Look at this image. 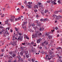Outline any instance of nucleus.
Masks as SVG:
<instances>
[{"label":"nucleus","instance_id":"1","mask_svg":"<svg viewBox=\"0 0 62 62\" xmlns=\"http://www.w3.org/2000/svg\"><path fill=\"white\" fill-rule=\"evenodd\" d=\"M18 58V61L19 62V61H22V62H23V59H21V57L19 55L18 56H17L16 58Z\"/></svg>","mask_w":62,"mask_h":62},{"label":"nucleus","instance_id":"2","mask_svg":"<svg viewBox=\"0 0 62 62\" xmlns=\"http://www.w3.org/2000/svg\"><path fill=\"white\" fill-rule=\"evenodd\" d=\"M9 22V20L8 19H6V21H5V24H7L8 25H11V24H9L8 23Z\"/></svg>","mask_w":62,"mask_h":62},{"label":"nucleus","instance_id":"3","mask_svg":"<svg viewBox=\"0 0 62 62\" xmlns=\"http://www.w3.org/2000/svg\"><path fill=\"white\" fill-rule=\"evenodd\" d=\"M38 6L40 8H42L43 7L42 5H41V2H39L38 3Z\"/></svg>","mask_w":62,"mask_h":62},{"label":"nucleus","instance_id":"4","mask_svg":"<svg viewBox=\"0 0 62 62\" xmlns=\"http://www.w3.org/2000/svg\"><path fill=\"white\" fill-rule=\"evenodd\" d=\"M60 18H62V17L61 16H57L56 17V19L57 20H58L60 19Z\"/></svg>","mask_w":62,"mask_h":62},{"label":"nucleus","instance_id":"5","mask_svg":"<svg viewBox=\"0 0 62 62\" xmlns=\"http://www.w3.org/2000/svg\"><path fill=\"white\" fill-rule=\"evenodd\" d=\"M44 44H45L46 45H47L48 44V43L47 42L45 41L42 43V45H43Z\"/></svg>","mask_w":62,"mask_h":62},{"label":"nucleus","instance_id":"6","mask_svg":"<svg viewBox=\"0 0 62 62\" xmlns=\"http://www.w3.org/2000/svg\"><path fill=\"white\" fill-rule=\"evenodd\" d=\"M22 38H23L22 37L20 36L18 38V40H20L21 41H22L23 40V39H22Z\"/></svg>","mask_w":62,"mask_h":62},{"label":"nucleus","instance_id":"7","mask_svg":"<svg viewBox=\"0 0 62 62\" xmlns=\"http://www.w3.org/2000/svg\"><path fill=\"white\" fill-rule=\"evenodd\" d=\"M12 45H14V46H16V45H17V44L15 43V41H14L13 42V44Z\"/></svg>","mask_w":62,"mask_h":62},{"label":"nucleus","instance_id":"8","mask_svg":"<svg viewBox=\"0 0 62 62\" xmlns=\"http://www.w3.org/2000/svg\"><path fill=\"white\" fill-rule=\"evenodd\" d=\"M61 12V11H59V10H58L57 11H55L54 12V14H57V13H58V12Z\"/></svg>","mask_w":62,"mask_h":62},{"label":"nucleus","instance_id":"9","mask_svg":"<svg viewBox=\"0 0 62 62\" xmlns=\"http://www.w3.org/2000/svg\"><path fill=\"white\" fill-rule=\"evenodd\" d=\"M8 31H7V33H6L7 34H5V33L4 34V35L5 36H8L9 35V34L8 33V32H7Z\"/></svg>","mask_w":62,"mask_h":62},{"label":"nucleus","instance_id":"10","mask_svg":"<svg viewBox=\"0 0 62 62\" xmlns=\"http://www.w3.org/2000/svg\"><path fill=\"white\" fill-rule=\"evenodd\" d=\"M22 28H24L26 26V25H24L22 24Z\"/></svg>","mask_w":62,"mask_h":62},{"label":"nucleus","instance_id":"11","mask_svg":"<svg viewBox=\"0 0 62 62\" xmlns=\"http://www.w3.org/2000/svg\"><path fill=\"white\" fill-rule=\"evenodd\" d=\"M57 16H56L55 14H53V16L52 17H54V18H55V17H56H56H57Z\"/></svg>","mask_w":62,"mask_h":62},{"label":"nucleus","instance_id":"12","mask_svg":"<svg viewBox=\"0 0 62 62\" xmlns=\"http://www.w3.org/2000/svg\"><path fill=\"white\" fill-rule=\"evenodd\" d=\"M27 6H28L29 8H31V5H28Z\"/></svg>","mask_w":62,"mask_h":62},{"label":"nucleus","instance_id":"13","mask_svg":"<svg viewBox=\"0 0 62 62\" xmlns=\"http://www.w3.org/2000/svg\"><path fill=\"white\" fill-rule=\"evenodd\" d=\"M28 3L29 5H31V4H32V2H29Z\"/></svg>","mask_w":62,"mask_h":62},{"label":"nucleus","instance_id":"14","mask_svg":"<svg viewBox=\"0 0 62 62\" xmlns=\"http://www.w3.org/2000/svg\"><path fill=\"white\" fill-rule=\"evenodd\" d=\"M10 20L11 21V22H13V23H14V22H13V21H14V18L13 19H10Z\"/></svg>","mask_w":62,"mask_h":62},{"label":"nucleus","instance_id":"15","mask_svg":"<svg viewBox=\"0 0 62 62\" xmlns=\"http://www.w3.org/2000/svg\"><path fill=\"white\" fill-rule=\"evenodd\" d=\"M35 8H38V6L37 5H35L34 7Z\"/></svg>","mask_w":62,"mask_h":62},{"label":"nucleus","instance_id":"16","mask_svg":"<svg viewBox=\"0 0 62 62\" xmlns=\"http://www.w3.org/2000/svg\"><path fill=\"white\" fill-rule=\"evenodd\" d=\"M47 18H45L44 19H43V22H45L46 21H47Z\"/></svg>","mask_w":62,"mask_h":62},{"label":"nucleus","instance_id":"17","mask_svg":"<svg viewBox=\"0 0 62 62\" xmlns=\"http://www.w3.org/2000/svg\"><path fill=\"white\" fill-rule=\"evenodd\" d=\"M24 38H26V39L27 38V39H29V38H28L27 37V36L26 35L25 37H24Z\"/></svg>","mask_w":62,"mask_h":62},{"label":"nucleus","instance_id":"18","mask_svg":"<svg viewBox=\"0 0 62 62\" xmlns=\"http://www.w3.org/2000/svg\"><path fill=\"white\" fill-rule=\"evenodd\" d=\"M43 29H44L43 28L42 29V28H41L39 29V31H41V30H42L43 31Z\"/></svg>","mask_w":62,"mask_h":62},{"label":"nucleus","instance_id":"19","mask_svg":"<svg viewBox=\"0 0 62 62\" xmlns=\"http://www.w3.org/2000/svg\"><path fill=\"white\" fill-rule=\"evenodd\" d=\"M27 23V22H24L23 23V25H25L26 24V23Z\"/></svg>","mask_w":62,"mask_h":62},{"label":"nucleus","instance_id":"20","mask_svg":"<svg viewBox=\"0 0 62 62\" xmlns=\"http://www.w3.org/2000/svg\"><path fill=\"white\" fill-rule=\"evenodd\" d=\"M20 55H23V53L22 52H21L20 53Z\"/></svg>","mask_w":62,"mask_h":62},{"label":"nucleus","instance_id":"21","mask_svg":"<svg viewBox=\"0 0 62 62\" xmlns=\"http://www.w3.org/2000/svg\"><path fill=\"white\" fill-rule=\"evenodd\" d=\"M48 11L47 10H45V13H47V12Z\"/></svg>","mask_w":62,"mask_h":62},{"label":"nucleus","instance_id":"22","mask_svg":"<svg viewBox=\"0 0 62 62\" xmlns=\"http://www.w3.org/2000/svg\"><path fill=\"white\" fill-rule=\"evenodd\" d=\"M48 37L49 39H51V38H52V36H49Z\"/></svg>","mask_w":62,"mask_h":62},{"label":"nucleus","instance_id":"23","mask_svg":"<svg viewBox=\"0 0 62 62\" xmlns=\"http://www.w3.org/2000/svg\"><path fill=\"white\" fill-rule=\"evenodd\" d=\"M42 34L41 33H39L38 34V36H39L40 35H41Z\"/></svg>","mask_w":62,"mask_h":62},{"label":"nucleus","instance_id":"24","mask_svg":"<svg viewBox=\"0 0 62 62\" xmlns=\"http://www.w3.org/2000/svg\"><path fill=\"white\" fill-rule=\"evenodd\" d=\"M32 62H35V59H32Z\"/></svg>","mask_w":62,"mask_h":62},{"label":"nucleus","instance_id":"25","mask_svg":"<svg viewBox=\"0 0 62 62\" xmlns=\"http://www.w3.org/2000/svg\"><path fill=\"white\" fill-rule=\"evenodd\" d=\"M35 22V23H38V24H39V22L38 21H36Z\"/></svg>","mask_w":62,"mask_h":62},{"label":"nucleus","instance_id":"26","mask_svg":"<svg viewBox=\"0 0 62 62\" xmlns=\"http://www.w3.org/2000/svg\"><path fill=\"white\" fill-rule=\"evenodd\" d=\"M10 58H11V60H12L13 58L12 57V56H11V57H9V59H10Z\"/></svg>","mask_w":62,"mask_h":62},{"label":"nucleus","instance_id":"27","mask_svg":"<svg viewBox=\"0 0 62 62\" xmlns=\"http://www.w3.org/2000/svg\"><path fill=\"white\" fill-rule=\"evenodd\" d=\"M16 56V54H13L12 55V57H15Z\"/></svg>","mask_w":62,"mask_h":62},{"label":"nucleus","instance_id":"28","mask_svg":"<svg viewBox=\"0 0 62 62\" xmlns=\"http://www.w3.org/2000/svg\"><path fill=\"white\" fill-rule=\"evenodd\" d=\"M31 25L33 26H34L35 25V24H34V23H33Z\"/></svg>","mask_w":62,"mask_h":62},{"label":"nucleus","instance_id":"29","mask_svg":"<svg viewBox=\"0 0 62 62\" xmlns=\"http://www.w3.org/2000/svg\"><path fill=\"white\" fill-rule=\"evenodd\" d=\"M17 10L18 12H19V11H20V9H19V8L17 9Z\"/></svg>","mask_w":62,"mask_h":62},{"label":"nucleus","instance_id":"30","mask_svg":"<svg viewBox=\"0 0 62 62\" xmlns=\"http://www.w3.org/2000/svg\"><path fill=\"white\" fill-rule=\"evenodd\" d=\"M4 14H3L2 15L1 17H4Z\"/></svg>","mask_w":62,"mask_h":62},{"label":"nucleus","instance_id":"31","mask_svg":"<svg viewBox=\"0 0 62 62\" xmlns=\"http://www.w3.org/2000/svg\"><path fill=\"white\" fill-rule=\"evenodd\" d=\"M8 62H11L12 61H11V60L10 59H9L8 60Z\"/></svg>","mask_w":62,"mask_h":62},{"label":"nucleus","instance_id":"32","mask_svg":"<svg viewBox=\"0 0 62 62\" xmlns=\"http://www.w3.org/2000/svg\"><path fill=\"white\" fill-rule=\"evenodd\" d=\"M40 21L41 22H42V21H43V19L41 18V19L40 20Z\"/></svg>","mask_w":62,"mask_h":62},{"label":"nucleus","instance_id":"33","mask_svg":"<svg viewBox=\"0 0 62 62\" xmlns=\"http://www.w3.org/2000/svg\"><path fill=\"white\" fill-rule=\"evenodd\" d=\"M37 43H40V41H39L38 40L37 41Z\"/></svg>","mask_w":62,"mask_h":62},{"label":"nucleus","instance_id":"34","mask_svg":"<svg viewBox=\"0 0 62 62\" xmlns=\"http://www.w3.org/2000/svg\"><path fill=\"white\" fill-rule=\"evenodd\" d=\"M26 57H27V58H28V57H29V55H26Z\"/></svg>","mask_w":62,"mask_h":62},{"label":"nucleus","instance_id":"35","mask_svg":"<svg viewBox=\"0 0 62 62\" xmlns=\"http://www.w3.org/2000/svg\"><path fill=\"white\" fill-rule=\"evenodd\" d=\"M34 11L35 12H37L38 11V10H34Z\"/></svg>","mask_w":62,"mask_h":62},{"label":"nucleus","instance_id":"36","mask_svg":"<svg viewBox=\"0 0 62 62\" xmlns=\"http://www.w3.org/2000/svg\"><path fill=\"white\" fill-rule=\"evenodd\" d=\"M15 20L16 21H16H18V20H18V18H15Z\"/></svg>","mask_w":62,"mask_h":62},{"label":"nucleus","instance_id":"37","mask_svg":"<svg viewBox=\"0 0 62 62\" xmlns=\"http://www.w3.org/2000/svg\"><path fill=\"white\" fill-rule=\"evenodd\" d=\"M32 37H34V38L35 37H36V35H32Z\"/></svg>","mask_w":62,"mask_h":62},{"label":"nucleus","instance_id":"38","mask_svg":"<svg viewBox=\"0 0 62 62\" xmlns=\"http://www.w3.org/2000/svg\"><path fill=\"white\" fill-rule=\"evenodd\" d=\"M0 34H1L2 33V32H3V31H2V30H0Z\"/></svg>","mask_w":62,"mask_h":62},{"label":"nucleus","instance_id":"39","mask_svg":"<svg viewBox=\"0 0 62 62\" xmlns=\"http://www.w3.org/2000/svg\"><path fill=\"white\" fill-rule=\"evenodd\" d=\"M18 19V20H20V19H21V18L20 17H19Z\"/></svg>","mask_w":62,"mask_h":62},{"label":"nucleus","instance_id":"40","mask_svg":"<svg viewBox=\"0 0 62 62\" xmlns=\"http://www.w3.org/2000/svg\"><path fill=\"white\" fill-rule=\"evenodd\" d=\"M26 27H24V29L25 30L26 29Z\"/></svg>","mask_w":62,"mask_h":62},{"label":"nucleus","instance_id":"41","mask_svg":"<svg viewBox=\"0 0 62 62\" xmlns=\"http://www.w3.org/2000/svg\"><path fill=\"white\" fill-rule=\"evenodd\" d=\"M9 54H12V52H9Z\"/></svg>","mask_w":62,"mask_h":62},{"label":"nucleus","instance_id":"42","mask_svg":"<svg viewBox=\"0 0 62 62\" xmlns=\"http://www.w3.org/2000/svg\"><path fill=\"white\" fill-rule=\"evenodd\" d=\"M51 3H52V4H54V1H52Z\"/></svg>","mask_w":62,"mask_h":62},{"label":"nucleus","instance_id":"43","mask_svg":"<svg viewBox=\"0 0 62 62\" xmlns=\"http://www.w3.org/2000/svg\"><path fill=\"white\" fill-rule=\"evenodd\" d=\"M62 49V48H61L59 47L58 48V49H59V50H60V49Z\"/></svg>","mask_w":62,"mask_h":62},{"label":"nucleus","instance_id":"44","mask_svg":"<svg viewBox=\"0 0 62 62\" xmlns=\"http://www.w3.org/2000/svg\"><path fill=\"white\" fill-rule=\"evenodd\" d=\"M55 29L56 30H57V29H58V28H57V27H56L55 28Z\"/></svg>","mask_w":62,"mask_h":62},{"label":"nucleus","instance_id":"45","mask_svg":"<svg viewBox=\"0 0 62 62\" xmlns=\"http://www.w3.org/2000/svg\"><path fill=\"white\" fill-rule=\"evenodd\" d=\"M1 44V45H3L4 44H3V43L2 42H1V44Z\"/></svg>","mask_w":62,"mask_h":62},{"label":"nucleus","instance_id":"46","mask_svg":"<svg viewBox=\"0 0 62 62\" xmlns=\"http://www.w3.org/2000/svg\"><path fill=\"white\" fill-rule=\"evenodd\" d=\"M41 14H43H43H44V13H43L42 12H41Z\"/></svg>","mask_w":62,"mask_h":62},{"label":"nucleus","instance_id":"47","mask_svg":"<svg viewBox=\"0 0 62 62\" xmlns=\"http://www.w3.org/2000/svg\"><path fill=\"white\" fill-rule=\"evenodd\" d=\"M38 40L40 42V41H41V39H39Z\"/></svg>","mask_w":62,"mask_h":62},{"label":"nucleus","instance_id":"48","mask_svg":"<svg viewBox=\"0 0 62 62\" xmlns=\"http://www.w3.org/2000/svg\"><path fill=\"white\" fill-rule=\"evenodd\" d=\"M39 49H42V47L41 46H40L39 47Z\"/></svg>","mask_w":62,"mask_h":62},{"label":"nucleus","instance_id":"49","mask_svg":"<svg viewBox=\"0 0 62 62\" xmlns=\"http://www.w3.org/2000/svg\"><path fill=\"white\" fill-rule=\"evenodd\" d=\"M35 35H36V38H37L38 36V35H37V34L36 33L35 34Z\"/></svg>","mask_w":62,"mask_h":62},{"label":"nucleus","instance_id":"50","mask_svg":"<svg viewBox=\"0 0 62 62\" xmlns=\"http://www.w3.org/2000/svg\"><path fill=\"white\" fill-rule=\"evenodd\" d=\"M28 51H27L26 52V53L25 54H28Z\"/></svg>","mask_w":62,"mask_h":62},{"label":"nucleus","instance_id":"51","mask_svg":"<svg viewBox=\"0 0 62 62\" xmlns=\"http://www.w3.org/2000/svg\"><path fill=\"white\" fill-rule=\"evenodd\" d=\"M14 62H17V60H15L14 61Z\"/></svg>","mask_w":62,"mask_h":62},{"label":"nucleus","instance_id":"52","mask_svg":"<svg viewBox=\"0 0 62 62\" xmlns=\"http://www.w3.org/2000/svg\"><path fill=\"white\" fill-rule=\"evenodd\" d=\"M7 57H8V58H9V57H10V56H8V55H7Z\"/></svg>","mask_w":62,"mask_h":62},{"label":"nucleus","instance_id":"53","mask_svg":"<svg viewBox=\"0 0 62 62\" xmlns=\"http://www.w3.org/2000/svg\"><path fill=\"white\" fill-rule=\"evenodd\" d=\"M25 4H27V1H25V2L24 3Z\"/></svg>","mask_w":62,"mask_h":62},{"label":"nucleus","instance_id":"54","mask_svg":"<svg viewBox=\"0 0 62 62\" xmlns=\"http://www.w3.org/2000/svg\"><path fill=\"white\" fill-rule=\"evenodd\" d=\"M15 30L16 31H18V29L17 28H15Z\"/></svg>","mask_w":62,"mask_h":62},{"label":"nucleus","instance_id":"55","mask_svg":"<svg viewBox=\"0 0 62 62\" xmlns=\"http://www.w3.org/2000/svg\"><path fill=\"white\" fill-rule=\"evenodd\" d=\"M21 8H24V7L23 6H21Z\"/></svg>","mask_w":62,"mask_h":62},{"label":"nucleus","instance_id":"56","mask_svg":"<svg viewBox=\"0 0 62 62\" xmlns=\"http://www.w3.org/2000/svg\"><path fill=\"white\" fill-rule=\"evenodd\" d=\"M18 51V50H16L15 51V53H17V52Z\"/></svg>","mask_w":62,"mask_h":62},{"label":"nucleus","instance_id":"57","mask_svg":"<svg viewBox=\"0 0 62 62\" xmlns=\"http://www.w3.org/2000/svg\"><path fill=\"white\" fill-rule=\"evenodd\" d=\"M31 44H34V42H32L31 43Z\"/></svg>","mask_w":62,"mask_h":62},{"label":"nucleus","instance_id":"58","mask_svg":"<svg viewBox=\"0 0 62 62\" xmlns=\"http://www.w3.org/2000/svg\"><path fill=\"white\" fill-rule=\"evenodd\" d=\"M58 3H59V4H60V1L59 0L58 1Z\"/></svg>","mask_w":62,"mask_h":62},{"label":"nucleus","instance_id":"59","mask_svg":"<svg viewBox=\"0 0 62 62\" xmlns=\"http://www.w3.org/2000/svg\"><path fill=\"white\" fill-rule=\"evenodd\" d=\"M56 4V3H55V2H54V4H53L54 5Z\"/></svg>","mask_w":62,"mask_h":62},{"label":"nucleus","instance_id":"60","mask_svg":"<svg viewBox=\"0 0 62 62\" xmlns=\"http://www.w3.org/2000/svg\"><path fill=\"white\" fill-rule=\"evenodd\" d=\"M59 34H58L57 36V37H59Z\"/></svg>","mask_w":62,"mask_h":62},{"label":"nucleus","instance_id":"61","mask_svg":"<svg viewBox=\"0 0 62 62\" xmlns=\"http://www.w3.org/2000/svg\"><path fill=\"white\" fill-rule=\"evenodd\" d=\"M11 31L10 32H12V31H13L11 29Z\"/></svg>","mask_w":62,"mask_h":62},{"label":"nucleus","instance_id":"62","mask_svg":"<svg viewBox=\"0 0 62 62\" xmlns=\"http://www.w3.org/2000/svg\"><path fill=\"white\" fill-rule=\"evenodd\" d=\"M7 8H10V7H9V6H8L7 7Z\"/></svg>","mask_w":62,"mask_h":62},{"label":"nucleus","instance_id":"63","mask_svg":"<svg viewBox=\"0 0 62 62\" xmlns=\"http://www.w3.org/2000/svg\"><path fill=\"white\" fill-rule=\"evenodd\" d=\"M47 3H50V1L49 0V1H47Z\"/></svg>","mask_w":62,"mask_h":62},{"label":"nucleus","instance_id":"64","mask_svg":"<svg viewBox=\"0 0 62 62\" xmlns=\"http://www.w3.org/2000/svg\"><path fill=\"white\" fill-rule=\"evenodd\" d=\"M25 11H27V9H25Z\"/></svg>","mask_w":62,"mask_h":62}]
</instances>
